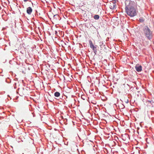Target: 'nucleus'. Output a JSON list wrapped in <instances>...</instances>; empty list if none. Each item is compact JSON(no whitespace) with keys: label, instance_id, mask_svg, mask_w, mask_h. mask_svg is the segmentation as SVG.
<instances>
[{"label":"nucleus","instance_id":"obj_11","mask_svg":"<svg viewBox=\"0 0 154 154\" xmlns=\"http://www.w3.org/2000/svg\"><path fill=\"white\" fill-rule=\"evenodd\" d=\"M135 15H137V13H136V10H135Z\"/></svg>","mask_w":154,"mask_h":154},{"label":"nucleus","instance_id":"obj_13","mask_svg":"<svg viewBox=\"0 0 154 154\" xmlns=\"http://www.w3.org/2000/svg\"><path fill=\"white\" fill-rule=\"evenodd\" d=\"M137 89V88H136Z\"/></svg>","mask_w":154,"mask_h":154},{"label":"nucleus","instance_id":"obj_12","mask_svg":"<svg viewBox=\"0 0 154 154\" xmlns=\"http://www.w3.org/2000/svg\"><path fill=\"white\" fill-rule=\"evenodd\" d=\"M135 121H136V118L135 119Z\"/></svg>","mask_w":154,"mask_h":154},{"label":"nucleus","instance_id":"obj_8","mask_svg":"<svg viewBox=\"0 0 154 154\" xmlns=\"http://www.w3.org/2000/svg\"><path fill=\"white\" fill-rule=\"evenodd\" d=\"M125 136H126L127 137V138H128V136L127 134H125L124 135H122V139L125 140H126V139L125 138Z\"/></svg>","mask_w":154,"mask_h":154},{"label":"nucleus","instance_id":"obj_1","mask_svg":"<svg viewBox=\"0 0 154 154\" xmlns=\"http://www.w3.org/2000/svg\"><path fill=\"white\" fill-rule=\"evenodd\" d=\"M125 11L127 14L131 17H133L135 16V9L131 4L126 6Z\"/></svg>","mask_w":154,"mask_h":154},{"label":"nucleus","instance_id":"obj_10","mask_svg":"<svg viewBox=\"0 0 154 154\" xmlns=\"http://www.w3.org/2000/svg\"><path fill=\"white\" fill-rule=\"evenodd\" d=\"M24 0V1L25 2H26L27 1H28V0Z\"/></svg>","mask_w":154,"mask_h":154},{"label":"nucleus","instance_id":"obj_14","mask_svg":"<svg viewBox=\"0 0 154 154\" xmlns=\"http://www.w3.org/2000/svg\"><path fill=\"white\" fill-rule=\"evenodd\" d=\"M137 95L138 96V94H137Z\"/></svg>","mask_w":154,"mask_h":154},{"label":"nucleus","instance_id":"obj_5","mask_svg":"<svg viewBox=\"0 0 154 154\" xmlns=\"http://www.w3.org/2000/svg\"><path fill=\"white\" fill-rule=\"evenodd\" d=\"M32 10L31 8L30 7H28L27 8V13L28 14H30L32 12Z\"/></svg>","mask_w":154,"mask_h":154},{"label":"nucleus","instance_id":"obj_7","mask_svg":"<svg viewBox=\"0 0 154 154\" xmlns=\"http://www.w3.org/2000/svg\"><path fill=\"white\" fill-rule=\"evenodd\" d=\"M94 18L95 20H98L99 18V16L98 15H95L94 16Z\"/></svg>","mask_w":154,"mask_h":154},{"label":"nucleus","instance_id":"obj_9","mask_svg":"<svg viewBox=\"0 0 154 154\" xmlns=\"http://www.w3.org/2000/svg\"><path fill=\"white\" fill-rule=\"evenodd\" d=\"M139 21L140 22H143L144 21V20L143 19V18H139Z\"/></svg>","mask_w":154,"mask_h":154},{"label":"nucleus","instance_id":"obj_6","mask_svg":"<svg viewBox=\"0 0 154 154\" xmlns=\"http://www.w3.org/2000/svg\"><path fill=\"white\" fill-rule=\"evenodd\" d=\"M54 96L56 97H59L60 95V93L58 92H56L54 93Z\"/></svg>","mask_w":154,"mask_h":154},{"label":"nucleus","instance_id":"obj_2","mask_svg":"<svg viewBox=\"0 0 154 154\" xmlns=\"http://www.w3.org/2000/svg\"><path fill=\"white\" fill-rule=\"evenodd\" d=\"M144 30L146 37L149 39H150L152 37V33L150 31V29L148 27L146 26Z\"/></svg>","mask_w":154,"mask_h":154},{"label":"nucleus","instance_id":"obj_4","mask_svg":"<svg viewBox=\"0 0 154 154\" xmlns=\"http://www.w3.org/2000/svg\"><path fill=\"white\" fill-rule=\"evenodd\" d=\"M135 69L138 72H140L142 70V67L141 65L137 64L135 65Z\"/></svg>","mask_w":154,"mask_h":154},{"label":"nucleus","instance_id":"obj_3","mask_svg":"<svg viewBox=\"0 0 154 154\" xmlns=\"http://www.w3.org/2000/svg\"><path fill=\"white\" fill-rule=\"evenodd\" d=\"M89 45L90 48H92L94 51V53L96 54L97 52V48L93 44L92 41L91 40L89 41Z\"/></svg>","mask_w":154,"mask_h":154}]
</instances>
